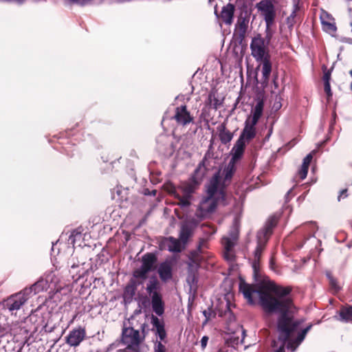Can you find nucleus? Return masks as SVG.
<instances>
[{
  "label": "nucleus",
  "instance_id": "nucleus-1",
  "mask_svg": "<svg viewBox=\"0 0 352 352\" xmlns=\"http://www.w3.org/2000/svg\"><path fill=\"white\" fill-rule=\"evenodd\" d=\"M270 289L276 297L274 296L267 287H262L258 289L259 302L263 311L267 314L279 313V316L285 311L287 317L293 321L302 322V320H295L291 315V310L294 308V304L292 298L288 295L292 292V288L289 286L272 285Z\"/></svg>",
  "mask_w": 352,
  "mask_h": 352
},
{
  "label": "nucleus",
  "instance_id": "nucleus-2",
  "mask_svg": "<svg viewBox=\"0 0 352 352\" xmlns=\"http://www.w3.org/2000/svg\"><path fill=\"white\" fill-rule=\"evenodd\" d=\"M227 194L224 187L220 186L219 173H215L207 188V196L203 197L196 210L195 215L204 219L216 210L218 204L228 205Z\"/></svg>",
  "mask_w": 352,
  "mask_h": 352
},
{
  "label": "nucleus",
  "instance_id": "nucleus-3",
  "mask_svg": "<svg viewBox=\"0 0 352 352\" xmlns=\"http://www.w3.org/2000/svg\"><path fill=\"white\" fill-rule=\"evenodd\" d=\"M302 324V321H293L287 317L285 311L278 316L277 320V329L278 331V340L282 344L275 352H285V345L287 349L295 351L299 344L304 340L307 333L311 329L312 324H309L306 328L298 333L297 337L292 340L291 337Z\"/></svg>",
  "mask_w": 352,
  "mask_h": 352
},
{
  "label": "nucleus",
  "instance_id": "nucleus-4",
  "mask_svg": "<svg viewBox=\"0 0 352 352\" xmlns=\"http://www.w3.org/2000/svg\"><path fill=\"white\" fill-rule=\"evenodd\" d=\"M250 50L252 56L257 62H261V72L263 81L267 82L270 79L272 72V64L271 62V56L267 48V43L261 34L254 36L250 43Z\"/></svg>",
  "mask_w": 352,
  "mask_h": 352
},
{
  "label": "nucleus",
  "instance_id": "nucleus-5",
  "mask_svg": "<svg viewBox=\"0 0 352 352\" xmlns=\"http://www.w3.org/2000/svg\"><path fill=\"white\" fill-rule=\"evenodd\" d=\"M38 285L39 283L37 282L31 287H25L21 292L11 295L1 302L3 308L8 309L12 314L14 311L19 310L30 298L32 293L35 294L39 292L37 289Z\"/></svg>",
  "mask_w": 352,
  "mask_h": 352
},
{
  "label": "nucleus",
  "instance_id": "nucleus-6",
  "mask_svg": "<svg viewBox=\"0 0 352 352\" xmlns=\"http://www.w3.org/2000/svg\"><path fill=\"white\" fill-rule=\"evenodd\" d=\"M206 156H205L195 170L190 182H185L181 185L179 189L182 191V195L190 198L192 197V194L198 188V186L200 184V180L204 176L207 170V168L206 167Z\"/></svg>",
  "mask_w": 352,
  "mask_h": 352
},
{
  "label": "nucleus",
  "instance_id": "nucleus-7",
  "mask_svg": "<svg viewBox=\"0 0 352 352\" xmlns=\"http://www.w3.org/2000/svg\"><path fill=\"white\" fill-rule=\"evenodd\" d=\"M157 261V256L152 252H148L142 257V265L133 272V276L136 278L145 280L148 272L155 269Z\"/></svg>",
  "mask_w": 352,
  "mask_h": 352
},
{
  "label": "nucleus",
  "instance_id": "nucleus-8",
  "mask_svg": "<svg viewBox=\"0 0 352 352\" xmlns=\"http://www.w3.org/2000/svg\"><path fill=\"white\" fill-rule=\"evenodd\" d=\"M143 340L144 338H141L138 330H135L133 327H123L121 340L124 344L126 345L127 349L138 348Z\"/></svg>",
  "mask_w": 352,
  "mask_h": 352
},
{
  "label": "nucleus",
  "instance_id": "nucleus-9",
  "mask_svg": "<svg viewBox=\"0 0 352 352\" xmlns=\"http://www.w3.org/2000/svg\"><path fill=\"white\" fill-rule=\"evenodd\" d=\"M151 322L153 327L156 329V335L160 339V341H156L154 344L153 352H166V346L162 342L166 338V332L164 328V323L157 317L152 316Z\"/></svg>",
  "mask_w": 352,
  "mask_h": 352
},
{
  "label": "nucleus",
  "instance_id": "nucleus-10",
  "mask_svg": "<svg viewBox=\"0 0 352 352\" xmlns=\"http://www.w3.org/2000/svg\"><path fill=\"white\" fill-rule=\"evenodd\" d=\"M86 337L85 327L79 326L69 331V334L65 337V342L70 346L76 347L85 340Z\"/></svg>",
  "mask_w": 352,
  "mask_h": 352
},
{
  "label": "nucleus",
  "instance_id": "nucleus-11",
  "mask_svg": "<svg viewBox=\"0 0 352 352\" xmlns=\"http://www.w3.org/2000/svg\"><path fill=\"white\" fill-rule=\"evenodd\" d=\"M198 224L199 221L195 219H191L182 224L179 239L184 245L187 243L189 239L193 235L194 231Z\"/></svg>",
  "mask_w": 352,
  "mask_h": 352
},
{
  "label": "nucleus",
  "instance_id": "nucleus-12",
  "mask_svg": "<svg viewBox=\"0 0 352 352\" xmlns=\"http://www.w3.org/2000/svg\"><path fill=\"white\" fill-rule=\"evenodd\" d=\"M223 100L224 97L218 92L216 88H212L208 94L205 104L208 109L217 110L223 107Z\"/></svg>",
  "mask_w": 352,
  "mask_h": 352
},
{
  "label": "nucleus",
  "instance_id": "nucleus-13",
  "mask_svg": "<svg viewBox=\"0 0 352 352\" xmlns=\"http://www.w3.org/2000/svg\"><path fill=\"white\" fill-rule=\"evenodd\" d=\"M179 239L173 236L164 237L160 243V249H167L170 252H181L183 248Z\"/></svg>",
  "mask_w": 352,
  "mask_h": 352
},
{
  "label": "nucleus",
  "instance_id": "nucleus-14",
  "mask_svg": "<svg viewBox=\"0 0 352 352\" xmlns=\"http://www.w3.org/2000/svg\"><path fill=\"white\" fill-rule=\"evenodd\" d=\"M256 237L257 245L254 252V261L252 264L255 275L257 274L262 254L264 252L266 245L267 243L266 239H262V237L260 235L256 236Z\"/></svg>",
  "mask_w": 352,
  "mask_h": 352
},
{
  "label": "nucleus",
  "instance_id": "nucleus-15",
  "mask_svg": "<svg viewBox=\"0 0 352 352\" xmlns=\"http://www.w3.org/2000/svg\"><path fill=\"white\" fill-rule=\"evenodd\" d=\"M258 9L263 12L267 27L269 28L273 24L276 16L273 4L270 2L261 1L258 4Z\"/></svg>",
  "mask_w": 352,
  "mask_h": 352
},
{
  "label": "nucleus",
  "instance_id": "nucleus-16",
  "mask_svg": "<svg viewBox=\"0 0 352 352\" xmlns=\"http://www.w3.org/2000/svg\"><path fill=\"white\" fill-rule=\"evenodd\" d=\"M239 292L243 294L249 305H253L255 304L253 294H258V289H256V285L248 284L243 280H241L239 282Z\"/></svg>",
  "mask_w": 352,
  "mask_h": 352
},
{
  "label": "nucleus",
  "instance_id": "nucleus-17",
  "mask_svg": "<svg viewBox=\"0 0 352 352\" xmlns=\"http://www.w3.org/2000/svg\"><path fill=\"white\" fill-rule=\"evenodd\" d=\"M278 222V218L276 216H271L266 221L263 229L257 233V236L260 235L262 239H266L267 242L273 233L274 228L277 226Z\"/></svg>",
  "mask_w": 352,
  "mask_h": 352
},
{
  "label": "nucleus",
  "instance_id": "nucleus-18",
  "mask_svg": "<svg viewBox=\"0 0 352 352\" xmlns=\"http://www.w3.org/2000/svg\"><path fill=\"white\" fill-rule=\"evenodd\" d=\"M157 273L162 281L167 282L173 278V263L166 260L159 265Z\"/></svg>",
  "mask_w": 352,
  "mask_h": 352
},
{
  "label": "nucleus",
  "instance_id": "nucleus-19",
  "mask_svg": "<svg viewBox=\"0 0 352 352\" xmlns=\"http://www.w3.org/2000/svg\"><path fill=\"white\" fill-rule=\"evenodd\" d=\"M234 10V6L229 3L222 8L219 18L226 24H231L233 21Z\"/></svg>",
  "mask_w": 352,
  "mask_h": 352
},
{
  "label": "nucleus",
  "instance_id": "nucleus-20",
  "mask_svg": "<svg viewBox=\"0 0 352 352\" xmlns=\"http://www.w3.org/2000/svg\"><path fill=\"white\" fill-rule=\"evenodd\" d=\"M237 162L230 161L228 166L225 168L224 173V179L223 181L221 182V178L220 177V186L224 187V190H226V186L230 183L233 175L236 172V164Z\"/></svg>",
  "mask_w": 352,
  "mask_h": 352
},
{
  "label": "nucleus",
  "instance_id": "nucleus-21",
  "mask_svg": "<svg viewBox=\"0 0 352 352\" xmlns=\"http://www.w3.org/2000/svg\"><path fill=\"white\" fill-rule=\"evenodd\" d=\"M217 129L219 132V140L222 144H226L232 140L233 134L227 129L226 121L219 124Z\"/></svg>",
  "mask_w": 352,
  "mask_h": 352
},
{
  "label": "nucleus",
  "instance_id": "nucleus-22",
  "mask_svg": "<svg viewBox=\"0 0 352 352\" xmlns=\"http://www.w3.org/2000/svg\"><path fill=\"white\" fill-rule=\"evenodd\" d=\"M151 305L153 311L158 316H162L164 312V304L160 294H154L151 296Z\"/></svg>",
  "mask_w": 352,
  "mask_h": 352
},
{
  "label": "nucleus",
  "instance_id": "nucleus-23",
  "mask_svg": "<svg viewBox=\"0 0 352 352\" xmlns=\"http://www.w3.org/2000/svg\"><path fill=\"white\" fill-rule=\"evenodd\" d=\"M321 23L323 30L328 33H334L337 30L334 19L328 14L321 16Z\"/></svg>",
  "mask_w": 352,
  "mask_h": 352
},
{
  "label": "nucleus",
  "instance_id": "nucleus-24",
  "mask_svg": "<svg viewBox=\"0 0 352 352\" xmlns=\"http://www.w3.org/2000/svg\"><path fill=\"white\" fill-rule=\"evenodd\" d=\"M245 148V144L244 142L237 140L232 149V158L230 160L238 162L243 155Z\"/></svg>",
  "mask_w": 352,
  "mask_h": 352
},
{
  "label": "nucleus",
  "instance_id": "nucleus-25",
  "mask_svg": "<svg viewBox=\"0 0 352 352\" xmlns=\"http://www.w3.org/2000/svg\"><path fill=\"white\" fill-rule=\"evenodd\" d=\"M314 153L315 151H313L303 159L302 164L298 172V175L301 180L305 179L307 175L309 167L313 159Z\"/></svg>",
  "mask_w": 352,
  "mask_h": 352
},
{
  "label": "nucleus",
  "instance_id": "nucleus-26",
  "mask_svg": "<svg viewBox=\"0 0 352 352\" xmlns=\"http://www.w3.org/2000/svg\"><path fill=\"white\" fill-rule=\"evenodd\" d=\"M161 285L156 276H152L146 285V292L151 296H153L154 294H160Z\"/></svg>",
  "mask_w": 352,
  "mask_h": 352
},
{
  "label": "nucleus",
  "instance_id": "nucleus-27",
  "mask_svg": "<svg viewBox=\"0 0 352 352\" xmlns=\"http://www.w3.org/2000/svg\"><path fill=\"white\" fill-rule=\"evenodd\" d=\"M256 136V129L255 128H250L249 126H245L243 129L239 139L237 140H241V142H249L252 139H254Z\"/></svg>",
  "mask_w": 352,
  "mask_h": 352
},
{
  "label": "nucleus",
  "instance_id": "nucleus-28",
  "mask_svg": "<svg viewBox=\"0 0 352 352\" xmlns=\"http://www.w3.org/2000/svg\"><path fill=\"white\" fill-rule=\"evenodd\" d=\"M339 320L352 322V306H342L339 311Z\"/></svg>",
  "mask_w": 352,
  "mask_h": 352
},
{
  "label": "nucleus",
  "instance_id": "nucleus-29",
  "mask_svg": "<svg viewBox=\"0 0 352 352\" xmlns=\"http://www.w3.org/2000/svg\"><path fill=\"white\" fill-rule=\"evenodd\" d=\"M190 98L185 95H179L175 99L173 105L175 110H186L188 106L187 102H189Z\"/></svg>",
  "mask_w": 352,
  "mask_h": 352
},
{
  "label": "nucleus",
  "instance_id": "nucleus-30",
  "mask_svg": "<svg viewBox=\"0 0 352 352\" xmlns=\"http://www.w3.org/2000/svg\"><path fill=\"white\" fill-rule=\"evenodd\" d=\"M174 118L178 124L183 125L192 121V118L190 116L189 111H177Z\"/></svg>",
  "mask_w": 352,
  "mask_h": 352
},
{
  "label": "nucleus",
  "instance_id": "nucleus-31",
  "mask_svg": "<svg viewBox=\"0 0 352 352\" xmlns=\"http://www.w3.org/2000/svg\"><path fill=\"white\" fill-rule=\"evenodd\" d=\"M263 111H254L252 116H249L245 120L246 126L250 128H255V125L257 124L259 118L262 116Z\"/></svg>",
  "mask_w": 352,
  "mask_h": 352
},
{
  "label": "nucleus",
  "instance_id": "nucleus-32",
  "mask_svg": "<svg viewBox=\"0 0 352 352\" xmlns=\"http://www.w3.org/2000/svg\"><path fill=\"white\" fill-rule=\"evenodd\" d=\"M137 285L135 282H130L125 287L124 292V298L131 299L135 294Z\"/></svg>",
  "mask_w": 352,
  "mask_h": 352
},
{
  "label": "nucleus",
  "instance_id": "nucleus-33",
  "mask_svg": "<svg viewBox=\"0 0 352 352\" xmlns=\"http://www.w3.org/2000/svg\"><path fill=\"white\" fill-rule=\"evenodd\" d=\"M175 196L179 200V205L182 207H188L190 205V197L179 195L177 192L175 194Z\"/></svg>",
  "mask_w": 352,
  "mask_h": 352
},
{
  "label": "nucleus",
  "instance_id": "nucleus-34",
  "mask_svg": "<svg viewBox=\"0 0 352 352\" xmlns=\"http://www.w3.org/2000/svg\"><path fill=\"white\" fill-rule=\"evenodd\" d=\"M202 313L205 317V320L203 322V325H206L212 318H214L216 316V313L212 310V308H208V309L204 310Z\"/></svg>",
  "mask_w": 352,
  "mask_h": 352
},
{
  "label": "nucleus",
  "instance_id": "nucleus-35",
  "mask_svg": "<svg viewBox=\"0 0 352 352\" xmlns=\"http://www.w3.org/2000/svg\"><path fill=\"white\" fill-rule=\"evenodd\" d=\"M247 30L236 27V35L237 39L241 43L245 38Z\"/></svg>",
  "mask_w": 352,
  "mask_h": 352
},
{
  "label": "nucleus",
  "instance_id": "nucleus-36",
  "mask_svg": "<svg viewBox=\"0 0 352 352\" xmlns=\"http://www.w3.org/2000/svg\"><path fill=\"white\" fill-rule=\"evenodd\" d=\"M223 245L224 251L232 252L234 247V243L230 238H225L223 240Z\"/></svg>",
  "mask_w": 352,
  "mask_h": 352
},
{
  "label": "nucleus",
  "instance_id": "nucleus-37",
  "mask_svg": "<svg viewBox=\"0 0 352 352\" xmlns=\"http://www.w3.org/2000/svg\"><path fill=\"white\" fill-rule=\"evenodd\" d=\"M236 27L248 30V21L245 18H241L239 19Z\"/></svg>",
  "mask_w": 352,
  "mask_h": 352
},
{
  "label": "nucleus",
  "instance_id": "nucleus-38",
  "mask_svg": "<svg viewBox=\"0 0 352 352\" xmlns=\"http://www.w3.org/2000/svg\"><path fill=\"white\" fill-rule=\"evenodd\" d=\"M329 279V284L332 289L338 291L340 288L338 285L337 280L331 276H328Z\"/></svg>",
  "mask_w": 352,
  "mask_h": 352
},
{
  "label": "nucleus",
  "instance_id": "nucleus-39",
  "mask_svg": "<svg viewBox=\"0 0 352 352\" xmlns=\"http://www.w3.org/2000/svg\"><path fill=\"white\" fill-rule=\"evenodd\" d=\"M280 100L281 98L280 96H276L274 102L272 106V110H280V109L282 107Z\"/></svg>",
  "mask_w": 352,
  "mask_h": 352
},
{
  "label": "nucleus",
  "instance_id": "nucleus-40",
  "mask_svg": "<svg viewBox=\"0 0 352 352\" xmlns=\"http://www.w3.org/2000/svg\"><path fill=\"white\" fill-rule=\"evenodd\" d=\"M324 67V75H323V81L324 82H330L331 71L327 69L325 66Z\"/></svg>",
  "mask_w": 352,
  "mask_h": 352
},
{
  "label": "nucleus",
  "instance_id": "nucleus-41",
  "mask_svg": "<svg viewBox=\"0 0 352 352\" xmlns=\"http://www.w3.org/2000/svg\"><path fill=\"white\" fill-rule=\"evenodd\" d=\"M324 90L326 93L328 99L332 96L331 90L330 82H324Z\"/></svg>",
  "mask_w": 352,
  "mask_h": 352
},
{
  "label": "nucleus",
  "instance_id": "nucleus-42",
  "mask_svg": "<svg viewBox=\"0 0 352 352\" xmlns=\"http://www.w3.org/2000/svg\"><path fill=\"white\" fill-rule=\"evenodd\" d=\"M207 243V239H200L199 241V244L197 246V250L199 252H201L202 248H204Z\"/></svg>",
  "mask_w": 352,
  "mask_h": 352
},
{
  "label": "nucleus",
  "instance_id": "nucleus-43",
  "mask_svg": "<svg viewBox=\"0 0 352 352\" xmlns=\"http://www.w3.org/2000/svg\"><path fill=\"white\" fill-rule=\"evenodd\" d=\"M224 258L228 261H233L234 258V255L232 252L224 251Z\"/></svg>",
  "mask_w": 352,
  "mask_h": 352
},
{
  "label": "nucleus",
  "instance_id": "nucleus-44",
  "mask_svg": "<svg viewBox=\"0 0 352 352\" xmlns=\"http://www.w3.org/2000/svg\"><path fill=\"white\" fill-rule=\"evenodd\" d=\"M336 118H337V115H336V111H332V113H331V120H330V122H329L330 128H333L334 124L336 123Z\"/></svg>",
  "mask_w": 352,
  "mask_h": 352
},
{
  "label": "nucleus",
  "instance_id": "nucleus-45",
  "mask_svg": "<svg viewBox=\"0 0 352 352\" xmlns=\"http://www.w3.org/2000/svg\"><path fill=\"white\" fill-rule=\"evenodd\" d=\"M209 340V338L206 336H204L202 337L201 340V346L202 349H204L206 346H207L208 341Z\"/></svg>",
  "mask_w": 352,
  "mask_h": 352
},
{
  "label": "nucleus",
  "instance_id": "nucleus-46",
  "mask_svg": "<svg viewBox=\"0 0 352 352\" xmlns=\"http://www.w3.org/2000/svg\"><path fill=\"white\" fill-rule=\"evenodd\" d=\"M201 226H202V228H209L210 230L208 231V232H209L210 234H214L216 232V230L212 226H209V225L204 223V224H202Z\"/></svg>",
  "mask_w": 352,
  "mask_h": 352
},
{
  "label": "nucleus",
  "instance_id": "nucleus-47",
  "mask_svg": "<svg viewBox=\"0 0 352 352\" xmlns=\"http://www.w3.org/2000/svg\"><path fill=\"white\" fill-rule=\"evenodd\" d=\"M80 231H78V229L73 230L69 235V239H72L74 238V239L76 237L77 235L80 234Z\"/></svg>",
  "mask_w": 352,
  "mask_h": 352
},
{
  "label": "nucleus",
  "instance_id": "nucleus-48",
  "mask_svg": "<svg viewBox=\"0 0 352 352\" xmlns=\"http://www.w3.org/2000/svg\"><path fill=\"white\" fill-rule=\"evenodd\" d=\"M264 107L263 102V100H260L257 102L254 110H263Z\"/></svg>",
  "mask_w": 352,
  "mask_h": 352
},
{
  "label": "nucleus",
  "instance_id": "nucleus-49",
  "mask_svg": "<svg viewBox=\"0 0 352 352\" xmlns=\"http://www.w3.org/2000/svg\"><path fill=\"white\" fill-rule=\"evenodd\" d=\"M296 15V10H294L290 16L287 18L288 22L292 21Z\"/></svg>",
  "mask_w": 352,
  "mask_h": 352
},
{
  "label": "nucleus",
  "instance_id": "nucleus-50",
  "mask_svg": "<svg viewBox=\"0 0 352 352\" xmlns=\"http://www.w3.org/2000/svg\"><path fill=\"white\" fill-rule=\"evenodd\" d=\"M347 189H343L340 191V195L338 196V200H340V198L344 195V197H347L346 195Z\"/></svg>",
  "mask_w": 352,
  "mask_h": 352
},
{
  "label": "nucleus",
  "instance_id": "nucleus-51",
  "mask_svg": "<svg viewBox=\"0 0 352 352\" xmlns=\"http://www.w3.org/2000/svg\"><path fill=\"white\" fill-rule=\"evenodd\" d=\"M73 2H76L77 3L80 4H85L86 2L89 1V0H71Z\"/></svg>",
  "mask_w": 352,
  "mask_h": 352
},
{
  "label": "nucleus",
  "instance_id": "nucleus-52",
  "mask_svg": "<svg viewBox=\"0 0 352 352\" xmlns=\"http://www.w3.org/2000/svg\"><path fill=\"white\" fill-rule=\"evenodd\" d=\"M271 37L272 36L269 34H267L266 35V37L265 38V40L266 39L267 40V43L268 44V43L270 42V41L271 40Z\"/></svg>",
  "mask_w": 352,
  "mask_h": 352
},
{
  "label": "nucleus",
  "instance_id": "nucleus-53",
  "mask_svg": "<svg viewBox=\"0 0 352 352\" xmlns=\"http://www.w3.org/2000/svg\"><path fill=\"white\" fill-rule=\"evenodd\" d=\"M156 193H157V190H153L151 192L150 195L155 196Z\"/></svg>",
  "mask_w": 352,
  "mask_h": 352
},
{
  "label": "nucleus",
  "instance_id": "nucleus-54",
  "mask_svg": "<svg viewBox=\"0 0 352 352\" xmlns=\"http://www.w3.org/2000/svg\"><path fill=\"white\" fill-rule=\"evenodd\" d=\"M150 193H151V192L148 189H146L144 192L145 195H150Z\"/></svg>",
  "mask_w": 352,
  "mask_h": 352
}]
</instances>
